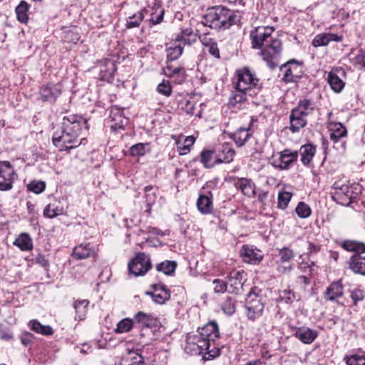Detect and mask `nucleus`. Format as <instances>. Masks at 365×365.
<instances>
[{"label":"nucleus","mask_w":365,"mask_h":365,"mask_svg":"<svg viewBox=\"0 0 365 365\" xmlns=\"http://www.w3.org/2000/svg\"><path fill=\"white\" fill-rule=\"evenodd\" d=\"M219 337L217 324L215 322L207 323L196 331L187 334L184 351L192 356L202 355L204 361L214 359L220 353L215 343Z\"/></svg>","instance_id":"1"},{"label":"nucleus","mask_w":365,"mask_h":365,"mask_svg":"<svg viewBox=\"0 0 365 365\" xmlns=\"http://www.w3.org/2000/svg\"><path fill=\"white\" fill-rule=\"evenodd\" d=\"M87 129V120L83 117L73 114L65 115L60 129L53 134L52 142L61 151L76 148L81 143L78 138L83 130Z\"/></svg>","instance_id":"2"},{"label":"nucleus","mask_w":365,"mask_h":365,"mask_svg":"<svg viewBox=\"0 0 365 365\" xmlns=\"http://www.w3.org/2000/svg\"><path fill=\"white\" fill-rule=\"evenodd\" d=\"M240 21L234 11L225 6H217L209 9L203 16V24L215 29H227Z\"/></svg>","instance_id":"3"},{"label":"nucleus","mask_w":365,"mask_h":365,"mask_svg":"<svg viewBox=\"0 0 365 365\" xmlns=\"http://www.w3.org/2000/svg\"><path fill=\"white\" fill-rule=\"evenodd\" d=\"M361 191V187L359 184L345 183L339 180L332 185L331 195L336 203L349 206L358 198Z\"/></svg>","instance_id":"4"},{"label":"nucleus","mask_w":365,"mask_h":365,"mask_svg":"<svg viewBox=\"0 0 365 365\" xmlns=\"http://www.w3.org/2000/svg\"><path fill=\"white\" fill-rule=\"evenodd\" d=\"M237 81L235 89L240 91H247L250 97L257 95L262 86L255 73L248 68L245 67L236 71Z\"/></svg>","instance_id":"5"},{"label":"nucleus","mask_w":365,"mask_h":365,"mask_svg":"<svg viewBox=\"0 0 365 365\" xmlns=\"http://www.w3.org/2000/svg\"><path fill=\"white\" fill-rule=\"evenodd\" d=\"M261 48L263 60L271 69H274L279 64L282 51L281 40L276 38Z\"/></svg>","instance_id":"6"},{"label":"nucleus","mask_w":365,"mask_h":365,"mask_svg":"<svg viewBox=\"0 0 365 365\" xmlns=\"http://www.w3.org/2000/svg\"><path fill=\"white\" fill-rule=\"evenodd\" d=\"M274 31L272 26H258L250 32L252 45L254 48H261L266 44L270 43L277 38H273L272 34Z\"/></svg>","instance_id":"7"},{"label":"nucleus","mask_w":365,"mask_h":365,"mask_svg":"<svg viewBox=\"0 0 365 365\" xmlns=\"http://www.w3.org/2000/svg\"><path fill=\"white\" fill-rule=\"evenodd\" d=\"M151 267L150 257L143 252L138 253L128 264L130 273L135 277L145 274Z\"/></svg>","instance_id":"8"},{"label":"nucleus","mask_w":365,"mask_h":365,"mask_svg":"<svg viewBox=\"0 0 365 365\" xmlns=\"http://www.w3.org/2000/svg\"><path fill=\"white\" fill-rule=\"evenodd\" d=\"M298 152L285 149L272 158V165L281 170H287L297 160Z\"/></svg>","instance_id":"9"},{"label":"nucleus","mask_w":365,"mask_h":365,"mask_svg":"<svg viewBox=\"0 0 365 365\" xmlns=\"http://www.w3.org/2000/svg\"><path fill=\"white\" fill-rule=\"evenodd\" d=\"M245 307L247 317L255 320L262 315L264 307L262 299L250 292L247 295Z\"/></svg>","instance_id":"10"},{"label":"nucleus","mask_w":365,"mask_h":365,"mask_svg":"<svg viewBox=\"0 0 365 365\" xmlns=\"http://www.w3.org/2000/svg\"><path fill=\"white\" fill-rule=\"evenodd\" d=\"M247 274L243 269H234L227 276V282L229 286L228 292L239 294L242 290L243 284L246 281Z\"/></svg>","instance_id":"11"},{"label":"nucleus","mask_w":365,"mask_h":365,"mask_svg":"<svg viewBox=\"0 0 365 365\" xmlns=\"http://www.w3.org/2000/svg\"><path fill=\"white\" fill-rule=\"evenodd\" d=\"M14 169L9 161H0V190H9L12 187Z\"/></svg>","instance_id":"12"},{"label":"nucleus","mask_w":365,"mask_h":365,"mask_svg":"<svg viewBox=\"0 0 365 365\" xmlns=\"http://www.w3.org/2000/svg\"><path fill=\"white\" fill-rule=\"evenodd\" d=\"M150 287L153 291H147L145 294L150 296L155 303L163 304L170 299V291L165 284H153Z\"/></svg>","instance_id":"13"},{"label":"nucleus","mask_w":365,"mask_h":365,"mask_svg":"<svg viewBox=\"0 0 365 365\" xmlns=\"http://www.w3.org/2000/svg\"><path fill=\"white\" fill-rule=\"evenodd\" d=\"M62 86L60 84H47L39 89L40 98L43 102L53 103L61 94Z\"/></svg>","instance_id":"14"},{"label":"nucleus","mask_w":365,"mask_h":365,"mask_svg":"<svg viewBox=\"0 0 365 365\" xmlns=\"http://www.w3.org/2000/svg\"><path fill=\"white\" fill-rule=\"evenodd\" d=\"M240 253L244 262L252 264H259L263 258L259 250L249 245H244L241 247Z\"/></svg>","instance_id":"15"},{"label":"nucleus","mask_w":365,"mask_h":365,"mask_svg":"<svg viewBox=\"0 0 365 365\" xmlns=\"http://www.w3.org/2000/svg\"><path fill=\"white\" fill-rule=\"evenodd\" d=\"M300 68L299 62L296 60H290L289 61L284 63L280 70L284 71L283 80L287 82H295L300 77L298 74L297 70Z\"/></svg>","instance_id":"16"},{"label":"nucleus","mask_w":365,"mask_h":365,"mask_svg":"<svg viewBox=\"0 0 365 365\" xmlns=\"http://www.w3.org/2000/svg\"><path fill=\"white\" fill-rule=\"evenodd\" d=\"M96 255V246L93 244L81 243L73 248L72 256L76 259H84Z\"/></svg>","instance_id":"17"},{"label":"nucleus","mask_w":365,"mask_h":365,"mask_svg":"<svg viewBox=\"0 0 365 365\" xmlns=\"http://www.w3.org/2000/svg\"><path fill=\"white\" fill-rule=\"evenodd\" d=\"M99 77L102 81L112 80L116 71L115 64L111 59H104L99 62Z\"/></svg>","instance_id":"18"},{"label":"nucleus","mask_w":365,"mask_h":365,"mask_svg":"<svg viewBox=\"0 0 365 365\" xmlns=\"http://www.w3.org/2000/svg\"><path fill=\"white\" fill-rule=\"evenodd\" d=\"M134 320L135 324L140 329L157 327L159 323L156 317L143 312H138L135 314Z\"/></svg>","instance_id":"19"},{"label":"nucleus","mask_w":365,"mask_h":365,"mask_svg":"<svg viewBox=\"0 0 365 365\" xmlns=\"http://www.w3.org/2000/svg\"><path fill=\"white\" fill-rule=\"evenodd\" d=\"M294 336L300 340L302 343L310 344L317 337L318 333L316 330L308 327H302L295 329Z\"/></svg>","instance_id":"20"},{"label":"nucleus","mask_w":365,"mask_h":365,"mask_svg":"<svg viewBox=\"0 0 365 365\" xmlns=\"http://www.w3.org/2000/svg\"><path fill=\"white\" fill-rule=\"evenodd\" d=\"M218 163H229L232 161L235 152L228 143H224L215 149Z\"/></svg>","instance_id":"21"},{"label":"nucleus","mask_w":365,"mask_h":365,"mask_svg":"<svg viewBox=\"0 0 365 365\" xmlns=\"http://www.w3.org/2000/svg\"><path fill=\"white\" fill-rule=\"evenodd\" d=\"M328 128L330 131V139L334 145L340 143L341 139L346 136V128L341 123H330Z\"/></svg>","instance_id":"22"},{"label":"nucleus","mask_w":365,"mask_h":365,"mask_svg":"<svg viewBox=\"0 0 365 365\" xmlns=\"http://www.w3.org/2000/svg\"><path fill=\"white\" fill-rule=\"evenodd\" d=\"M341 36L332 33L319 34L312 40V45L314 47L324 46L331 41L339 42L341 41Z\"/></svg>","instance_id":"23"},{"label":"nucleus","mask_w":365,"mask_h":365,"mask_svg":"<svg viewBox=\"0 0 365 365\" xmlns=\"http://www.w3.org/2000/svg\"><path fill=\"white\" fill-rule=\"evenodd\" d=\"M110 117L113 123L111 128L114 130L123 128L128 123V119L125 117L122 110L113 108Z\"/></svg>","instance_id":"24"},{"label":"nucleus","mask_w":365,"mask_h":365,"mask_svg":"<svg viewBox=\"0 0 365 365\" xmlns=\"http://www.w3.org/2000/svg\"><path fill=\"white\" fill-rule=\"evenodd\" d=\"M349 264L354 273L365 276V257L354 254L350 257Z\"/></svg>","instance_id":"25"},{"label":"nucleus","mask_w":365,"mask_h":365,"mask_svg":"<svg viewBox=\"0 0 365 365\" xmlns=\"http://www.w3.org/2000/svg\"><path fill=\"white\" fill-rule=\"evenodd\" d=\"M344 294V287L341 280L332 282L326 289L325 296L327 300L334 301Z\"/></svg>","instance_id":"26"},{"label":"nucleus","mask_w":365,"mask_h":365,"mask_svg":"<svg viewBox=\"0 0 365 365\" xmlns=\"http://www.w3.org/2000/svg\"><path fill=\"white\" fill-rule=\"evenodd\" d=\"M314 109V103L308 99H303L300 101L296 108L292 109V111L295 113L296 115L307 117L312 113Z\"/></svg>","instance_id":"27"},{"label":"nucleus","mask_w":365,"mask_h":365,"mask_svg":"<svg viewBox=\"0 0 365 365\" xmlns=\"http://www.w3.org/2000/svg\"><path fill=\"white\" fill-rule=\"evenodd\" d=\"M301 161L304 165H309L316 153V147L310 143L302 145L299 149Z\"/></svg>","instance_id":"28"},{"label":"nucleus","mask_w":365,"mask_h":365,"mask_svg":"<svg viewBox=\"0 0 365 365\" xmlns=\"http://www.w3.org/2000/svg\"><path fill=\"white\" fill-rule=\"evenodd\" d=\"M252 134L250 126L247 128H240L232 134V138L237 146L241 147L245 145Z\"/></svg>","instance_id":"29"},{"label":"nucleus","mask_w":365,"mask_h":365,"mask_svg":"<svg viewBox=\"0 0 365 365\" xmlns=\"http://www.w3.org/2000/svg\"><path fill=\"white\" fill-rule=\"evenodd\" d=\"M201 163L207 168H210L219 164L215 150H204L200 153Z\"/></svg>","instance_id":"30"},{"label":"nucleus","mask_w":365,"mask_h":365,"mask_svg":"<svg viewBox=\"0 0 365 365\" xmlns=\"http://www.w3.org/2000/svg\"><path fill=\"white\" fill-rule=\"evenodd\" d=\"M235 186L237 189L240 190L245 195L251 197L255 195V184L250 179H239L237 182H236Z\"/></svg>","instance_id":"31"},{"label":"nucleus","mask_w":365,"mask_h":365,"mask_svg":"<svg viewBox=\"0 0 365 365\" xmlns=\"http://www.w3.org/2000/svg\"><path fill=\"white\" fill-rule=\"evenodd\" d=\"M290 126L289 129L292 133L299 132V130L307 125V120L304 117L296 115L295 113L292 111L290 116Z\"/></svg>","instance_id":"32"},{"label":"nucleus","mask_w":365,"mask_h":365,"mask_svg":"<svg viewBox=\"0 0 365 365\" xmlns=\"http://www.w3.org/2000/svg\"><path fill=\"white\" fill-rule=\"evenodd\" d=\"M14 245L22 251L31 250L33 248L32 240L27 233H21L14 242Z\"/></svg>","instance_id":"33"},{"label":"nucleus","mask_w":365,"mask_h":365,"mask_svg":"<svg viewBox=\"0 0 365 365\" xmlns=\"http://www.w3.org/2000/svg\"><path fill=\"white\" fill-rule=\"evenodd\" d=\"M30 329L36 333L44 336H50L53 334V330L51 326L43 325L37 320H31L29 322Z\"/></svg>","instance_id":"34"},{"label":"nucleus","mask_w":365,"mask_h":365,"mask_svg":"<svg viewBox=\"0 0 365 365\" xmlns=\"http://www.w3.org/2000/svg\"><path fill=\"white\" fill-rule=\"evenodd\" d=\"M341 247L346 251L354 252L359 255L365 252V244L354 240H345Z\"/></svg>","instance_id":"35"},{"label":"nucleus","mask_w":365,"mask_h":365,"mask_svg":"<svg viewBox=\"0 0 365 365\" xmlns=\"http://www.w3.org/2000/svg\"><path fill=\"white\" fill-rule=\"evenodd\" d=\"M176 267L175 261L165 260L156 265V270L166 275L172 276L175 273Z\"/></svg>","instance_id":"36"},{"label":"nucleus","mask_w":365,"mask_h":365,"mask_svg":"<svg viewBox=\"0 0 365 365\" xmlns=\"http://www.w3.org/2000/svg\"><path fill=\"white\" fill-rule=\"evenodd\" d=\"M327 81L331 88L336 93H339L344 87V81L333 71L329 73Z\"/></svg>","instance_id":"37"},{"label":"nucleus","mask_w":365,"mask_h":365,"mask_svg":"<svg viewBox=\"0 0 365 365\" xmlns=\"http://www.w3.org/2000/svg\"><path fill=\"white\" fill-rule=\"evenodd\" d=\"M197 206L202 214L207 215L212 212V202L208 197L200 195L197 202Z\"/></svg>","instance_id":"38"},{"label":"nucleus","mask_w":365,"mask_h":365,"mask_svg":"<svg viewBox=\"0 0 365 365\" xmlns=\"http://www.w3.org/2000/svg\"><path fill=\"white\" fill-rule=\"evenodd\" d=\"M150 152V143H139L132 145L130 148V153L132 156L140 157Z\"/></svg>","instance_id":"39"},{"label":"nucleus","mask_w":365,"mask_h":365,"mask_svg":"<svg viewBox=\"0 0 365 365\" xmlns=\"http://www.w3.org/2000/svg\"><path fill=\"white\" fill-rule=\"evenodd\" d=\"M29 5L25 1H21L16 7V14L17 19L21 23H26L28 21V11Z\"/></svg>","instance_id":"40"},{"label":"nucleus","mask_w":365,"mask_h":365,"mask_svg":"<svg viewBox=\"0 0 365 365\" xmlns=\"http://www.w3.org/2000/svg\"><path fill=\"white\" fill-rule=\"evenodd\" d=\"M145 9H141L137 13L134 14L132 16H130L126 21V28L131 29L138 27L144 18V13Z\"/></svg>","instance_id":"41"},{"label":"nucleus","mask_w":365,"mask_h":365,"mask_svg":"<svg viewBox=\"0 0 365 365\" xmlns=\"http://www.w3.org/2000/svg\"><path fill=\"white\" fill-rule=\"evenodd\" d=\"M89 302L86 299L76 301L74 304V309L76 310V317L78 318L79 320H83L87 313L88 311V305Z\"/></svg>","instance_id":"42"},{"label":"nucleus","mask_w":365,"mask_h":365,"mask_svg":"<svg viewBox=\"0 0 365 365\" xmlns=\"http://www.w3.org/2000/svg\"><path fill=\"white\" fill-rule=\"evenodd\" d=\"M249 96L247 91H237L232 93L229 98V104L232 106H236L238 103H241L247 100Z\"/></svg>","instance_id":"43"},{"label":"nucleus","mask_w":365,"mask_h":365,"mask_svg":"<svg viewBox=\"0 0 365 365\" xmlns=\"http://www.w3.org/2000/svg\"><path fill=\"white\" fill-rule=\"evenodd\" d=\"M63 212V208L62 207L56 206L54 204H48L43 210L44 217L48 218H53L62 215Z\"/></svg>","instance_id":"44"},{"label":"nucleus","mask_w":365,"mask_h":365,"mask_svg":"<svg viewBox=\"0 0 365 365\" xmlns=\"http://www.w3.org/2000/svg\"><path fill=\"white\" fill-rule=\"evenodd\" d=\"M125 365H142L144 364L143 356L135 351H130L124 359Z\"/></svg>","instance_id":"45"},{"label":"nucleus","mask_w":365,"mask_h":365,"mask_svg":"<svg viewBox=\"0 0 365 365\" xmlns=\"http://www.w3.org/2000/svg\"><path fill=\"white\" fill-rule=\"evenodd\" d=\"M278 256L281 263H288L294 257L295 255L292 249L285 247L279 250Z\"/></svg>","instance_id":"46"},{"label":"nucleus","mask_w":365,"mask_h":365,"mask_svg":"<svg viewBox=\"0 0 365 365\" xmlns=\"http://www.w3.org/2000/svg\"><path fill=\"white\" fill-rule=\"evenodd\" d=\"M235 300L230 297H226L225 300L223 302L222 304V309L225 314L228 316L232 315L235 312L236 304Z\"/></svg>","instance_id":"47"},{"label":"nucleus","mask_w":365,"mask_h":365,"mask_svg":"<svg viewBox=\"0 0 365 365\" xmlns=\"http://www.w3.org/2000/svg\"><path fill=\"white\" fill-rule=\"evenodd\" d=\"M182 53V47L180 45L170 46L167 48V58L168 63L177 60Z\"/></svg>","instance_id":"48"},{"label":"nucleus","mask_w":365,"mask_h":365,"mask_svg":"<svg viewBox=\"0 0 365 365\" xmlns=\"http://www.w3.org/2000/svg\"><path fill=\"white\" fill-rule=\"evenodd\" d=\"M134 324L135 321L133 322L129 318L123 319L118 323L115 331L116 333L128 332L132 329Z\"/></svg>","instance_id":"49"},{"label":"nucleus","mask_w":365,"mask_h":365,"mask_svg":"<svg viewBox=\"0 0 365 365\" xmlns=\"http://www.w3.org/2000/svg\"><path fill=\"white\" fill-rule=\"evenodd\" d=\"M344 360L347 365H365V356L359 354H352L346 356Z\"/></svg>","instance_id":"50"},{"label":"nucleus","mask_w":365,"mask_h":365,"mask_svg":"<svg viewBox=\"0 0 365 365\" xmlns=\"http://www.w3.org/2000/svg\"><path fill=\"white\" fill-rule=\"evenodd\" d=\"M296 212L299 217L307 218L310 216L312 210L307 204L300 202L296 207Z\"/></svg>","instance_id":"51"},{"label":"nucleus","mask_w":365,"mask_h":365,"mask_svg":"<svg viewBox=\"0 0 365 365\" xmlns=\"http://www.w3.org/2000/svg\"><path fill=\"white\" fill-rule=\"evenodd\" d=\"M28 190L35 194H40L44 191L46 183L43 181H32L27 185Z\"/></svg>","instance_id":"52"},{"label":"nucleus","mask_w":365,"mask_h":365,"mask_svg":"<svg viewBox=\"0 0 365 365\" xmlns=\"http://www.w3.org/2000/svg\"><path fill=\"white\" fill-rule=\"evenodd\" d=\"M212 284H214V292L217 294H222L225 293L228 288L227 281H224L221 279H215L212 281Z\"/></svg>","instance_id":"53"},{"label":"nucleus","mask_w":365,"mask_h":365,"mask_svg":"<svg viewBox=\"0 0 365 365\" xmlns=\"http://www.w3.org/2000/svg\"><path fill=\"white\" fill-rule=\"evenodd\" d=\"M292 197V193L286 191L280 192L278 195V204L281 208H286Z\"/></svg>","instance_id":"54"},{"label":"nucleus","mask_w":365,"mask_h":365,"mask_svg":"<svg viewBox=\"0 0 365 365\" xmlns=\"http://www.w3.org/2000/svg\"><path fill=\"white\" fill-rule=\"evenodd\" d=\"M197 41V35L190 29L184 30V45L191 46Z\"/></svg>","instance_id":"55"},{"label":"nucleus","mask_w":365,"mask_h":365,"mask_svg":"<svg viewBox=\"0 0 365 365\" xmlns=\"http://www.w3.org/2000/svg\"><path fill=\"white\" fill-rule=\"evenodd\" d=\"M157 91L160 94L169 96L171 93L172 88L168 81H163V82L158 86Z\"/></svg>","instance_id":"56"},{"label":"nucleus","mask_w":365,"mask_h":365,"mask_svg":"<svg viewBox=\"0 0 365 365\" xmlns=\"http://www.w3.org/2000/svg\"><path fill=\"white\" fill-rule=\"evenodd\" d=\"M195 103L191 102L190 100L186 101V104L184 107V112L190 115H196L200 117V111L198 110L195 112Z\"/></svg>","instance_id":"57"},{"label":"nucleus","mask_w":365,"mask_h":365,"mask_svg":"<svg viewBox=\"0 0 365 365\" xmlns=\"http://www.w3.org/2000/svg\"><path fill=\"white\" fill-rule=\"evenodd\" d=\"M350 297L354 304L356 305L359 302H361L364 299L365 294L363 290L356 288L351 291Z\"/></svg>","instance_id":"58"},{"label":"nucleus","mask_w":365,"mask_h":365,"mask_svg":"<svg viewBox=\"0 0 365 365\" xmlns=\"http://www.w3.org/2000/svg\"><path fill=\"white\" fill-rule=\"evenodd\" d=\"M295 294L291 290H284L280 294V299L287 304H291L295 299Z\"/></svg>","instance_id":"59"},{"label":"nucleus","mask_w":365,"mask_h":365,"mask_svg":"<svg viewBox=\"0 0 365 365\" xmlns=\"http://www.w3.org/2000/svg\"><path fill=\"white\" fill-rule=\"evenodd\" d=\"M353 62L356 66L365 69V51H361L354 58Z\"/></svg>","instance_id":"60"},{"label":"nucleus","mask_w":365,"mask_h":365,"mask_svg":"<svg viewBox=\"0 0 365 365\" xmlns=\"http://www.w3.org/2000/svg\"><path fill=\"white\" fill-rule=\"evenodd\" d=\"M195 140L196 137L193 135L186 136V138L184 139V155L190 151V148L194 145Z\"/></svg>","instance_id":"61"},{"label":"nucleus","mask_w":365,"mask_h":365,"mask_svg":"<svg viewBox=\"0 0 365 365\" xmlns=\"http://www.w3.org/2000/svg\"><path fill=\"white\" fill-rule=\"evenodd\" d=\"M163 16H164V10L163 9H160L158 14H151L150 21L153 24H158L163 21Z\"/></svg>","instance_id":"62"},{"label":"nucleus","mask_w":365,"mask_h":365,"mask_svg":"<svg viewBox=\"0 0 365 365\" xmlns=\"http://www.w3.org/2000/svg\"><path fill=\"white\" fill-rule=\"evenodd\" d=\"M33 339H34L33 335L29 332L24 333L20 336L21 343L26 346L32 342Z\"/></svg>","instance_id":"63"},{"label":"nucleus","mask_w":365,"mask_h":365,"mask_svg":"<svg viewBox=\"0 0 365 365\" xmlns=\"http://www.w3.org/2000/svg\"><path fill=\"white\" fill-rule=\"evenodd\" d=\"M314 264L311 262L309 264L308 262H302L299 265V269L304 272H308L309 274H312V268Z\"/></svg>","instance_id":"64"}]
</instances>
